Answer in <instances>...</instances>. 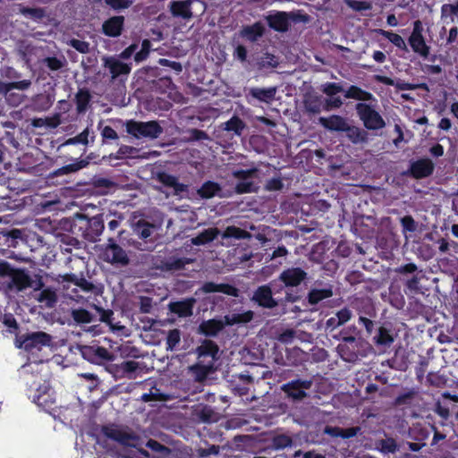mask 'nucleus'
<instances>
[{
	"mask_svg": "<svg viewBox=\"0 0 458 458\" xmlns=\"http://www.w3.org/2000/svg\"><path fill=\"white\" fill-rule=\"evenodd\" d=\"M252 300L264 308L272 309L277 306V301L273 298L272 290L268 285L259 286L255 291Z\"/></svg>",
	"mask_w": 458,
	"mask_h": 458,
	"instance_id": "2eb2a0df",
	"label": "nucleus"
},
{
	"mask_svg": "<svg viewBox=\"0 0 458 458\" xmlns=\"http://www.w3.org/2000/svg\"><path fill=\"white\" fill-rule=\"evenodd\" d=\"M89 128H86L82 132L78 134L77 136L73 138H70L66 140V145H74V144H83L87 145L89 143Z\"/></svg>",
	"mask_w": 458,
	"mask_h": 458,
	"instance_id": "6e6d98bb",
	"label": "nucleus"
},
{
	"mask_svg": "<svg viewBox=\"0 0 458 458\" xmlns=\"http://www.w3.org/2000/svg\"><path fill=\"white\" fill-rule=\"evenodd\" d=\"M375 341L379 345L389 346L394 342V337L391 335L389 330L385 327L378 329V335L375 336Z\"/></svg>",
	"mask_w": 458,
	"mask_h": 458,
	"instance_id": "a18cd8bd",
	"label": "nucleus"
},
{
	"mask_svg": "<svg viewBox=\"0 0 458 458\" xmlns=\"http://www.w3.org/2000/svg\"><path fill=\"white\" fill-rule=\"evenodd\" d=\"M300 456H301V458H327L323 454H318V453H317L316 451H313V450L312 451H308V452H305V453H303L301 450H298L293 454L294 458H298Z\"/></svg>",
	"mask_w": 458,
	"mask_h": 458,
	"instance_id": "774afa93",
	"label": "nucleus"
},
{
	"mask_svg": "<svg viewBox=\"0 0 458 458\" xmlns=\"http://www.w3.org/2000/svg\"><path fill=\"white\" fill-rule=\"evenodd\" d=\"M158 178L163 184L173 187L175 191L182 192L186 190V185L178 182L177 179L173 175L167 174H160Z\"/></svg>",
	"mask_w": 458,
	"mask_h": 458,
	"instance_id": "a19ab883",
	"label": "nucleus"
},
{
	"mask_svg": "<svg viewBox=\"0 0 458 458\" xmlns=\"http://www.w3.org/2000/svg\"><path fill=\"white\" fill-rule=\"evenodd\" d=\"M377 448L384 454H394L398 450V445L394 438L386 437L377 442Z\"/></svg>",
	"mask_w": 458,
	"mask_h": 458,
	"instance_id": "ea45409f",
	"label": "nucleus"
},
{
	"mask_svg": "<svg viewBox=\"0 0 458 458\" xmlns=\"http://www.w3.org/2000/svg\"><path fill=\"white\" fill-rule=\"evenodd\" d=\"M81 353L85 358L91 360H113V355L105 348L100 346H84Z\"/></svg>",
	"mask_w": 458,
	"mask_h": 458,
	"instance_id": "dca6fc26",
	"label": "nucleus"
},
{
	"mask_svg": "<svg viewBox=\"0 0 458 458\" xmlns=\"http://www.w3.org/2000/svg\"><path fill=\"white\" fill-rule=\"evenodd\" d=\"M223 238L250 239L251 234L239 227L228 226L222 234Z\"/></svg>",
	"mask_w": 458,
	"mask_h": 458,
	"instance_id": "58836bf2",
	"label": "nucleus"
},
{
	"mask_svg": "<svg viewBox=\"0 0 458 458\" xmlns=\"http://www.w3.org/2000/svg\"><path fill=\"white\" fill-rule=\"evenodd\" d=\"M194 0L172 1L169 4V11L174 17L189 21L193 17L191 4Z\"/></svg>",
	"mask_w": 458,
	"mask_h": 458,
	"instance_id": "ddd939ff",
	"label": "nucleus"
},
{
	"mask_svg": "<svg viewBox=\"0 0 458 458\" xmlns=\"http://www.w3.org/2000/svg\"><path fill=\"white\" fill-rule=\"evenodd\" d=\"M218 346L211 340H204L199 346L196 348L198 361L212 367L218 359Z\"/></svg>",
	"mask_w": 458,
	"mask_h": 458,
	"instance_id": "6e6552de",
	"label": "nucleus"
},
{
	"mask_svg": "<svg viewBox=\"0 0 458 458\" xmlns=\"http://www.w3.org/2000/svg\"><path fill=\"white\" fill-rule=\"evenodd\" d=\"M289 16L284 12H277L275 14L268 15L267 21L270 28L276 31H286L289 26Z\"/></svg>",
	"mask_w": 458,
	"mask_h": 458,
	"instance_id": "5701e85b",
	"label": "nucleus"
},
{
	"mask_svg": "<svg viewBox=\"0 0 458 458\" xmlns=\"http://www.w3.org/2000/svg\"><path fill=\"white\" fill-rule=\"evenodd\" d=\"M310 386L311 381L310 380H294L284 384L282 389L293 399L301 400L307 396L306 390L310 389Z\"/></svg>",
	"mask_w": 458,
	"mask_h": 458,
	"instance_id": "f8f14e48",
	"label": "nucleus"
},
{
	"mask_svg": "<svg viewBox=\"0 0 458 458\" xmlns=\"http://www.w3.org/2000/svg\"><path fill=\"white\" fill-rule=\"evenodd\" d=\"M219 234L217 228H208L196 237L191 239V243L194 245H203L212 242Z\"/></svg>",
	"mask_w": 458,
	"mask_h": 458,
	"instance_id": "72a5a7b5",
	"label": "nucleus"
},
{
	"mask_svg": "<svg viewBox=\"0 0 458 458\" xmlns=\"http://www.w3.org/2000/svg\"><path fill=\"white\" fill-rule=\"evenodd\" d=\"M442 17H449L451 15H458V1L454 4H445L441 7Z\"/></svg>",
	"mask_w": 458,
	"mask_h": 458,
	"instance_id": "052dcab7",
	"label": "nucleus"
},
{
	"mask_svg": "<svg viewBox=\"0 0 458 458\" xmlns=\"http://www.w3.org/2000/svg\"><path fill=\"white\" fill-rule=\"evenodd\" d=\"M244 127V123L237 116L232 117L229 121L224 123V129L225 131H233L236 135H241Z\"/></svg>",
	"mask_w": 458,
	"mask_h": 458,
	"instance_id": "37998d69",
	"label": "nucleus"
},
{
	"mask_svg": "<svg viewBox=\"0 0 458 458\" xmlns=\"http://www.w3.org/2000/svg\"><path fill=\"white\" fill-rule=\"evenodd\" d=\"M151 44L148 39H144L141 43V48L139 52H137L134 55V60L136 63H141L146 60L150 52Z\"/></svg>",
	"mask_w": 458,
	"mask_h": 458,
	"instance_id": "603ef678",
	"label": "nucleus"
},
{
	"mask_svg": "<svg viewBox=\"0 0 458 458\" xmlns=\"http://www.w3.org/2000/svg\"><path fill=\"white\" fill-rule=\"evenodd\" d=\"M200 291L205 293H223L229 296L237 297L238 296V289L226 284H215L213 282H207L205 283L201 288Z\"/></svg>",
	"mask_w": 458,
	"mask_h": 458,
	"instance_id": "aec40b11",
	"label": "nucleus"
},
{
	"mask_svg": "<svg viewBox=\"0 0 458 458\" xmlns=\"http://www.w3.org/2000/svg\"><path fill=\"white\" fill-rule=\"evenodd\" d=\"M196 303L194 298H189L181 301L171 302L169 309L173 313L177 314L179 317L186 318L192 315V309Z\"/></svg>",
	"mask_w": 458,
	"mask_h": 458,
	"instance_id": "412c9836",
	"label": "nucleus"
},
{
	"mask_svg": "<svg viewBox=\"0 0 458 458\" xmlns=\"http://www.w3.org/2000/svg\"><path fill=\"white\" fill-rule=\"evenodd\" d=\"M90 98L91 96L88 89H81L77 92L75 101L79 113H84L87 110Z\"/></svg>",
	"mask_w": 458,
	"mask_h": 458,
	"instance_id": "4c0bfd02",
	"label": "nucleus"
},
{
	"mask_svg": "<svg viewBox=\"0 0 458 458\" xmlns=\"http://www.w3.org/2000/svg\"><path fill=\"white\" fill-rule=\"evenodd\" d=\"M345 98L359 100L360 103H377L375 97L370 92L365 91L357 86H351L345 91Z\"/></svg>",
	"mask_w": 458,
	"mask_h": 458,
	"instance_id": "c85d7f7f",
	"label": "nucleus"
},
{
	"mask_svg": "<svg viewBox=\"0 0 458 458\" xmlns=\"http://www.w3.org/2000/svg\"><path fill=\"white\" fill-rule=\"evenodd\" d=\"M277 65H278L277 58L275 55L268 54V53L265 54L258 61V67L259 69L275 68Z\"/></svg>",
	"mask_w": 458,
	"mask_h": 458,
	"instance_id": "de8ad7c7",
	"label": "nucleus"
},
{
	"mask_svg": "<svg viewBox=\"0 0 458 458\" xmlns=\"http://www.w3.org/2000/svg\"><path fill=\"white\" fill-rule=\"evenodd\" d=\"M409 44L415 53L425 58L428 56L429 47L426 44L422 34H411L409 38Z\"/></svg>",
	"mask_w": 458,
	"mask_h": 458,
	"instance_id": "c756f323",
	"label": "nucleus"
},
{
	"mask_svg": "<svg viewBox=\"0 0 458 458\" xmlns=\"http://www.w3.org/2000/svg\"><path fill=\"white\" fill-rule=\"evenodd\" d=\"M411 174L416 178L428 176L434 169V165L429 159H420L411 165Z\"/></svg>",
	"mask_w": 458,
	"mask_h": 458,
	"instance_id": "7c9ffc66",
	"label": "nucleus"
},
{
	"mask_svg": "<svg viewBox=\"0 0 458 458\" xmlns=\"http://www.w3.org/2000/svg\"><path fill=\"white\" fill-rule=\"evenodd\" d=\"M401 225L403 226V232L405 233L406 232L413 233L417 229V224L415 220L411 216H405L401 218Z\"/></svg>",
	"mask_w": 458,
	"mask_h": 458,
	"instance_id": "13d9d810",
	"label": "nucleus"
},
{
	"mask_svg": "<svg viewBox=\"0 0 458 458\" xmlns=\"http://www.w3.org/2000/svg\"><path fill=\"white\" fill-rule=\"evenodd\" d=\"M336 350L340 356L345 361H353L357 359L358 355L354 350H351V348L346 344H340L337 345Z\"/></svg>",
	"mask_w": 458,
	"mask_h": 458,
	"instance_id": "c03bdc74",
	"label": "nucleus"
},
{
	"mask_svg": "<svg viewBox=\"0 0 458 458\" xmlns=\"http://www.w3.org/2000/svg\"><path fill=\"white\" fill-rule=\"evenodd\" d=\"M257 175V169L235 170L233 176L238 180L235 185V192L238 194L250 193L257 191L252 179Z\"/></svg>",
	"mask_w": 458,
	"mask_h": 458,
	"instance_id": "423d86ee",
	"label": "nucleus"
},
{
	"mask_svg": "<svg viewBox=\"0 0 458 458\" xmlns=\"http://www.w3.org/2000/svg\"><path fill=\"white\" fill-rule=\"evenodd\" d=\"M88 165V162L84 161V160H81L75 164H71V165H65V166H63L61 168H59L56 172H55V174L56 175H63V174H70V173H74V172H77L78 170L85 167L86 165Z\"/></svg>",
	"mask_w": 458,
	"mask_h": 458,
	"instance_id": "8fccbe9b",
	"label": "nucleus"
},
{
	"mask_svg": "<svg viewBox=\"0 0 458 458\" xmlns=\"http://www.w3.org/2000/svg\"><path fill=\"white\" fill-rule=\"evenodd\" d=\"M41 290L37 295H35V299L45 308L51 309L53 308L57 301V290L53 287H46L44 288V284L39 280L37 285L34 287V291Z\"/></svg>",
	"mask_w": 458,
	"mask_h": 458,
	"instance_id": "9d476101",
	"label": "nucleus"
},
{
	"mask_svg": "<svg viewBox=\"0 0 458 458\" xmlns=\"http://www.w3.org/2000/svg\"><path fill=\"white\" fill-rule=\"evenodd\" d=\"M153 229V225L144 221H139L135 227L137 234L142 239L149 237L152 234Z\"/></svg>",
	"mask_w": 458,
	"mask_h": 458,
	"instance_id": "49530a36",
	"label": "nucleus"
},
{
	"mask_svg": "<svg viewBox=\"0 0 458 458\" xmlns=\"http://www.w3.org/2000/svg\"><path fill=\"white\" fill-rule=\"evenodd\" d=\"M295 337V331L293 329H287L278 336V341L282 344H292Z\"/></svg>",
	"mask_w": 458,
	"mask_h": 458,
	"instance_id": "69168bd1",
	"label": "nucleus"
},
{
	"mask_svg": "<svg viewBox=\"0 0 458 458\" xmlns=\"http://www.w3.org/2000/svg\"><path fill=\"white\" fill-rule=\"evenodd\" d=\"M71 317L77 324H89L94 320V315L85 309H72Z\"/></svg>",
	"mask_w": 458,
	"mask_h": 458,
	"instance_id": "f704fd0d",
	"label": "nucleus"
},
{
	"mask_svg": "<svg viewBox=\"0 0 458 458\" xmlns=\"http://www.w3.org/2000/svg\"><path fill=\"white\" fill-rule=\"evenodd\" d=\"M307 278V273L301 267H290L284 269L279 276L286 287H296Z\"/></svg>",
	"mask_w": 458,
	"mask_h": 458,
	"instance_id": "9b49d317",
	"label": "nucleus"
},
{
	"mask_svg": "<svg viewBox=\"0 0 458 458\" xmlns=\"http://www.w3.org/2000/svg\"><path fill=\"white\" fill-rule=\"evenodd\" d=\"M8 277L11 280L8 284L9 289L15 287L17 291L21 292L32 285L30 276L24 270L12 269Z\"/></svg>",
	"mask_w": 458,
	"mask_h": 458,
	"instance_id": "4468645a",
	"label": "nucleus"
},
{
	"mask_svg": "<svg viewBox=\"0 0 458 458\" xmlns=\"http://www.w3.org/2000/svg\"><path fill=\"white\" fill-rule=\"evenodd\" d=\"M30 108L36 112L47 111L55 101L54 96L50 94H38L31 99Z\"/></svg>",
	"mask_w": 458,
	"mask_h": 458,
	"instance_id": "a878e982",
	"label": "nucleus"
},
{
	"mask_svg": "<svg viewBox=\"0 0 458 458\" xmlns=\"http://www.w3.org/2000/svg\"><path fill=\"white\" fill-rule=\"evenodd\" d=\"M356 112L368 130H380L386 126V123L380 114L376 110V105L370 103H358Z\"/></svg>",
	"mask_w": 458,
	"mask_h": 458,
	"instance_id": "f03ea898",
	"label": "nucleus"
},
{
	"mask_svg": "<svg viewBox=\"0 0 458 458\" xmlns=\"http://www.w3.org/2000/svg\"><path fill=\"white\" fill-rule=\"evenodd\" d=\"M344 131L346 132V137L353 144L366 143L369 140L368 132L359 127L348 124L347 129L344 130Z\"/></svg>",
	"mask_w": 458,
	"mask_h": 458,
	"instance_id": "2f4dec72",
	"label": "nucleus"
},
{
	"mask_svg": "<svg viewBox=\"0 0 458 458\" xmlns=\"http://www.w3.org/2000/svg\"><path fill=\"white\" fill-rule=\"evenodd\" d=\"M189 370L197 382H203L208 376L216 370L215 367L197 361L196 364L190 366Z\"/></svg>",
	"mask_w": 458,
	"mask_h": 458,
	"instance_id": "cd10ccee",
	"label": "nucleus"
},
{
	"mask_svg": "<svg viewBox=\"0 0 458 458\" xmlns=\"http://www.w3.org/2000/svg\"><path fill=\"white\" fill-rule=\"evenodd\" d=\"M103 259L111 264L126 266L129 264V258L126 251L114 242L113 239H108V242L103 251Z\"/></svg>",
	"mask_w": 458,
	"mask_h": 458,
	"instance_id": "0eeeda50",
	"label": "nucleus"
},
{
	"mask_svg": "<svg viewBox=\"0 0 458 458\" xmlns=\"http://www.w3.org/2000/svg\"><path fill=\"white\" fill-rule=\"evenodd\" d=\"M106 4L114 10L128 8L131 4V0H105Z\"/></svg>",
	"mask_w": 458,
	"mask_h": 458,
	"instance_id": "680f3d73",
	"label": "nucleus"
},
{
	"mask_svg": "<svg viewBox=\"0 0 458 458\" xmlns=\"http://www.w3.org/2000/svg\"><path fill=\"white\" fill-rule=\"evenodd\" d=\"M352 312L347 308L338 310L334 317L329 318L326 321V330L332 331L344 325L352 318Z\"/></svg>",
	"mask_w": 458,
	"mask_h": 458,
	"instance_id": "6ab92c4d",
	"label": "nucleus"
},
{
	"mask_svg": "<svg viewBox=\"0 0 458 458\" xmlns=\"http://www.w3.org/2000/svg\"><path fill=\"white\" fill-rule=\"evenodd\" d=\"M292 438L286 435H278L272 439V446L276 450L288 447L292 445Z\"/></svg>",
	"mask_w": 458,
	"mask_h": 458,
	"instance_id": "09e8293b",
	"label": "nucleus"
},
{
	"mask_svg": "<svg viewBox=\"0 0 458 458\" xmlns=\"http://www.w3.org/2000/svg\"><path fill=\"white\" fill-rule=\"evenodd\" d=\"M302 103L305 112L309 114H316L320 113L323 106L321 97L313 93L305 94Z\"/></svg>",
	"mask_w": 458,
	"mask_h": 458,
	"instance_id": "b1692460",
	"label": "nucleus"
},
{
	"mask_svg": "<svg viewBox=\"0 0 458 458\" xmlns=\"http://www.w3.org/2000/svg\"><path fill=\"white\" fill-rule=\"evenodd\" d=\"M126 131L136 138L157 139L162 132L161 126L156 121L136 122L128 121L125 124Z\"/></svg>",
	"mask_w": 458,
	"mask_h": 458,
	"instance_id": "7ed1b4c3",
	"label": "nucleus"
},
{
	"mask_svg": "<svg viewBox=\"0 0 458 458\" xmlns=\"http://www.w3.org/2000/svg\"><path fill=\"white\" fill-rule=\"evenodd\" d=\"M333 296V290L331 286L318 288L313 287L310 290L307 295L309 304L316 305L320 301L327 300Z\"/></svg>",
	"mask_w": 458,
	"mask_h": 458,
	"instance_id": "393cba45",
	"label": "nucleus"
},
{
	"mask_svg": "<svg viewBox=\"0 0 458 458\" xmlns=\"http://www.w3.org/2000/svg\"><path fill=\"white\" fill-rule=\"evenodd\" d=\"M277 92L276 87H269V88H251L250 89V94L252 98L258 99L259 101L265 103H271L274 101L276 98V94Z\"/></svg>",
	"mask_w": 458,
	"mask_h": 458,
	"instance_id": "bb28decb",
	"label": "nucleus"
},
{
	"mask_svg": "<svg viewBox=\"0 0 458 458\" xmlns=\"http://www.w3.org/2000/svg\"><path fill=\"white\" fill-rule=\"evenodd\" d=\"M123 16H114L106 21L102 25L103 33L108 37H118L123 27Z\"/></svg>",
	"mask_w": 458,
	"mask_h": 458,
	"instance_id": "f3484780",
	"label": "nucleus"
},
{
	"mask_svg": "<svg viewBox=\"0 0 458 458\" xmlns=\"http://www.w3.org/2000/svg\"><path fill=\"white\" fill-rule=\"evenodd\" d=\"M321 90L327 96L333 97L343 91L342 86L334 82H327L321 85Z\"/></svg>",
	"mask_w": 458,
	"mask_h": 458,
	"instance_id": "4d7b16f0",
	"label": "nucleus"
},
{
	"mask_svg": "<svg viewBox=\"0 0 458 458\" xmlns=\"http://www.w3.org/2000/svg\"><path fill=\"white\" fill-rule=\"evenodd\" d=\"M153 308L152 299L147 296L140 298V309L143 313H150Z\"/></svg>",
	"mask_w": 458,
	"mask_h": 458,
	"instance_id": "0e129e2a",
	"label": "nucleus"
},
{
	"mask_svg": "<svg viewBox=\"0 0 458 458\" xmlns=\"http://www.w3.org/2000/svg\"><path fill=\"white\" fill-rule=\"evenodd\" d=\"M84 292H90L95 293L96 295H100L102 293V289L94 285L92 283L89 282L84 277H80L77 284Z\"/></svg>",
	"mask_w": 458,
	"mask_h": 458,
	"instance_id": "3c124183",
	"label": "nucleus"
},
{
	"mask_svg": "<svg viewBox=\"0 0 458 458\" xmlns=\"http://www.w3.org/2000/svg\"><path fill=\"white\" fill-rule=\"evenodd\" d=\"M53 337L45 332H33L21 336L16 340V346L27 352L39 351L45 346H50Z\"/></svg>",
	"mask_w": 458,
	"mask_h": 458,
	"instance_id": "20e7f679",
	"label": "nucleus"
},
{
	"mask_svg": "<svg viewBox=\"0 0 458 458\" xmlns=\"http://www.w3.org/2000/svg\"><path fill=\"white\" fill-rule=\"evenodd\" d=\"M318 122L326 129L335 131H344L349 124L345 118L335 114L329 117H320Z\"/></svg>",
	"mask_w": 458,
	"mask_h": 458,
	"instance_id": "a211bd4d",
	"label": "nucleus"
},
{
	"mask_svg": "<svg viewBox=\"0 0 458 458\" xmlns=\"http://www.w3.org/2000/svg\"><path fill=\"white\" fill-rule=\"evenodd\" d=\"M102 62L104 67L108 69L112 80H115L121 75H128L131 71L130 64L123 63L116 56H103Z\"/></svg>",
	"mask_w": 458,
	"mask_h": 458,
	"instance_id": "1a4fd4ad",
	"label": "nucleus"
},
{
	"mask_svg": "<svg viewBox=\"0 0 458 458\" xmlns=\"http://www.w3.org/2000/svg\"><path fill=\"white\" fill-rule=\"evenodd\" d=\"M123 372L131 374L139 369V363L134 360L124 361L120 366Z\"/></svg>",
	"mask_w": 458,
	"mask_h": 458,
	"instance_id": "338daca9",
	"label": "nucleus"
},
{
	"mask_svg": "<svg viewBox=\"0 0 458 458\" xmlns=\"http://www.w3.org/2000/svg\"><path fill=\"white\" fill-rule=\"evenodd\" d=\"M103 433L106 437L127 446H136L140 441L139 437L131 429L119 426L105 427Z\"/></svg>",
	"mask_w": 458,
	"mask_h": 458,
	"instance_id": "39448f33",
	"label": "nucleus"
},
{
	"mask_svg": "<svg viewBox=\"0 0 458 458\" xmlns=\"http://www.w3.org/2000/svg\"><path fill=\"white\" fill-rule=\"evenodd\" d=\"M221 191L218 183L214 182H206L200 189L198 190V194L204 199H210L216 196Z\"/></svg>",
	"mask_w": 458,
	"mask_h": 458,
	"instance_id": "e433bc0d",
	"label": "nucleus"
},
{
	"mask_svg": "<svg viewBox=\"0 0 458 458\" xmlns=\"http://www.w3.org/2000/svg\"><path fill=\"white\" fill-rule=\"evenodd\" d=\"M379 33L386 38H387L391 43H393L396 47L402 50H407V46L403 38L392 31L380 30Z\"/></svg>",
	"mask_w": 458,
	"mask_h": 458,
	"instance_id": "79ce46f5",
	"label": "nucleus"
},
{
	"mask_svg": "<svg viewBox=\"0 0 458 458\" xmlns=\"http://www.w3.org/2000/svg\"><path fill=\"white\" fill-rule=\"evenodd\" d=\"M43 63L51 70L58 71L63 68L66 63L65 59L57 57H47L43 60Z\"/></svg>",
	"mask_w": 458,
	"mask_h": 458,
	"instance_id": "5fc2aeb1",
	"label": "nucleus"
},
{
	"mask_svg": "<svg viewBox=\"0 0 458 458\" xmlns=\"http://www.w3.org/2000/svg\"><path fill=\"white\" fill-rule=\"evenodd\" d=\"M342 105H343V100L341 99V98L333 96L326 100L325 109L327 111H329L332 109H336V108L341 107Z\"/></svg>",
	"mask_w": 458,
	"mask_h": 458,
	"instance_id": "e2e57ef3",
	"label": "nucleus"
},
{
	"mask_svg": "<svg viewBox=\"0 0 458 458\" xmlns=\"http://www.w3.org/2000/svg\"><path fill=\"white\" fill-rule=\"evenodd\" d=\"M69 45L81 54H87L89 52V44L81 39H71Z\"/></svg>",
	"mask_w": 458,
	"mask_h": 458,
	"instance_id": "bf43d9fd",
	"label": "nucleus"
},
{
	"mask_svg": "<svg viewBox=\"0 0 458 458\" xmlns=\"http://www.w3.org/2000/svg\"><path fill=\"white\" fill-rule=\"evenodd\" d=\"M264 31V26L260 22H256L250 26L244 27L241 31V36L254 42L262 37Z\"/></svg>",
	"mask_w": 458,
	"mask_h": 458,
	"instance_id": "473e14b6",
	"label": "nucleus"
},
{
	"mask_svg": "<svg viewBox=\"0 0 458 458\" xmlns=\"http://www.w3.org/2000/svg\"><path fill=\"white\" fill-rule=\"evenodd\" d=\"M19 11L24 17L35 21H41L46 17L45 9L39 7L30 8L20 5Z\"/></svg>",
	"mask_w": 458,
	"mask_h": 458,
	"instance_id": "c9c22d12",
	"label": "nucleus"
},
{
	"mask_svg": "<svg viewBox=\"0 0 458 458\" xmlns=\"http://www.w3.org/2000/svg\"><path fill=\"white\" fill-rule=\"evenodd\" d=\"M181 333L178 329L169 331L166 338V350L173 351L180 343Z\"/></svg>",
	"mask_w": 458,
	"mask_h": 458,
	"instance_id": "864d4df0",
	"label": "nucleus"
},
{
	"mask_svg": "<svg viewBox=\"0 0 458 458\" xmlns=\"http://www.w3.org/2000/svg\"><path fill=\"white\" fill-rule=\"evenodd\" d=\"M253 318L252 311L225 316L224 319H208L199 327V332L206 336H216L225 326L247 323Z\"/></svg>",
	"mask_w": 458,
	"mask_h": 458,
	"instance_id": "f257e3e1",
	"label": "nucleus"
},
{
	"mask_svg": "<svg viewBox=\"0 0 458 458\" xmlns=\"http://www.w3.org/2000/svg\"><path fill=\"white\" fill-rule=\"evenodd\" d=\"M37 394L33 396V401L39 407L48 408L51 404L55 403V398L53 396V390L49 387L47 384H44L38 390Z\"/></svg>",
	"mask_w": 458,
	"mask_h": 458,
	"instance_id": "4be33fe9",
	"label": "nucleus"
}]
</instances>
